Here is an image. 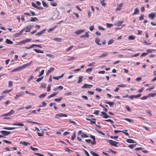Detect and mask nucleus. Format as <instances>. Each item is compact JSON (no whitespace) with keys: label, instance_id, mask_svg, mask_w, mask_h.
<instances>
[{"label":"nucleus","instance_id":"nucleus-1","mask_svg":"<svg viewBox=\"0 0 156 156\" xmlns=\"http://www.w3.org/2000/svg\"><path fill=\"white\" fill-rule=\"evenodd\" d=\"M67 117V115L65 114L62 113H60L59 114H56L55 115V117L56 118H58L60 117Z\"/></svg>","mask_w":156,"mask_h":156},{"label":"nucleus","instance_id":"nucleus-2","mask_svg":"<svg viewBox=\"0 0 156 156\" xmlns=\"http://www.w3.org/2000/svg\"><path fill=\"white\" fill-rule=\"evenodd\" d=\"M32 62V61H31L30 62L26 64L23 65L22 66H20V70H21L22 69H24L27 67L30 66Z\"/></svg>","mask_w":156,"mask_h":156},{"label":"nucleus","instance_id":"nucleus-3","mask_svg":"<svg viewBox=\"0 0 156 156\" xmlns=\"http://www.w3.org/2000/svg\"><path fill=\"white\" fill-rule=\"evenodd\" d=\"M31 5L33 7H34L35 8H36V9H38L40 10H42L43 9V7H42L38 6H37L35 4V3H34L33 2H32L31 3Z\"/></svg>","mask_w":156,"mask_h":156},{"label":"nucleus","instance_id":"nucleus-4","mask_svg":"<svg viewBox=\"0 0 156 156\" xmlns=\"http://www.w3.org/2000/svg\"><path fill=\"white\" fill-rule=\"evenodd\" d=\"M108 142L111 145L114 146H117V143L114 141L112 140H107Z\"/></svg>","mask_w":156,"mask_h":156},{"label":"nucleus","instance_id":"nucleus-5","mask_svg":"<svg viewBox=\"0 0 156 156\" xmlns=\"http://www.w3.org/2000/svg\"><path fill=\"white\" fill-rule=\"evenodd\" d=\"M31 26H28L25 27L22 30H23V31H25L26 32H30L31 29Z\"/></svg>","mask_w":156,"mask_h":156},{"label":"nucleus","instance_id":"nucleus-6","mask_svg":"<svg viewBox=\"0 0 156 156\" xmlns=\"http://www.w3.org/2000/svg\"><path fill=\"white\" fill-rule=\"evenodd\" d=\"M93 86L92 85H90L87 84L86 83H84L82 87V88H90L91 87Z\"/></svg>","mask_w":156,"mask_h":156},{"label":"nucleus","instance_id":"nucleus-7","mask_svg":"<svg viewBox=\"0 0 156 156\" xmlns=\"http://www.w3.org/2000/svg\"><path fill=\"white\" fill-rule=\"evenodd\" d=\"M86 119L87 121H90V123L91 124H95L96 123V119H89L86 118Z\"/></svg>","mask_w":156,"mask_h":156},{"label":"nucleus","instance_id":"nucleus-8","mask_svg":"<svg viewBox=\"0 0 156 156\" xmlns=\"http://www.w3.org/2000/svg\"><path fill=\"white\" fill-rule=\"evenodd\" d=\"M0 132L5 136L8 135L11 133L10 131H7L5 130L1 131Z\"/></svg>","mask_w":156,"mask_h":156},{"label":"nucleus","instance_id":"nucleus-9","mask_svg":"<svg viewBox=\"0 0 156 156\" xmlns=\"http://www.w3.org/2000/svg\"><path fill=\"white\" fill-rule=\"evenodd\" d=\"M102 115H103V118L105 119H107L108 118L110 117V116L108 115L107 113L104 112H101Z\"/></svg>","mask_w":156,"mask_h":156},{"label":"nucleus","instance_id":"nucleus-10","mask_svg":"<svg viewBox=\"0 0 156 156\" xmlns=\"http://www.w3.org/2000/svg\"><path fill=\"white\" fill-rule=\"evenodd\" d=\"M55 70V68L53 67H51L47 71L46 73L47 75H48Z\"/></svg>","mask_w":156,"mask_h":156},{"label":"nucleus","instance_id":"nucleus-11","mask_svg":"<svg viewBox=\"0 0 156 156\" xmlns=\"http://www.w3.org/2000/svg\"><path fill=\"white\" fill-rule=\"evenodd\" d=\"M23 94V92L22 91H20L15 96V98L16 99H17L19 97H20Z\"/></svg>","mask_w":156,"mask_h":156},{"label":"nucleus","instance_id":"nucleus-12","mask_svg":"<svg viewBox=\"0 0 156 156\" xmlns=\"http://www.w3.org/2000/svg\"><path fill=\"white\" fill-rule=\"evenodd\" d=\"M126 141L129 143H136V142L134 140L132 139H126Z\"/></svg>","mask_w":156,"mask_h":156},{"label":"nucleus","instance_id":"nucleus-13","mask_svg":"<svg viewBox=\"0 0 156 156\" xmlns=\"http://www.w3.org/2000/svg\"><path fill=\"white\" fill-rule=\"evenodd\" d=\"M155 16V13H151L150 14L148 15V17L149 18H151L153 19Z\"/></svg>","mask_w":156,"mask_h":156},{"label":"nucleus","instance_id":"nucleus-14","mask_svg":"<svg viewBox=\"0 0 156 156\" xmlns=\"http://www.w3.org/2000/svg\"><path fill=\"white\" fill-rule=\"evenodd\" d=\"M45 30L44 29H43L41 31H40L39 32L37 33L36 34V35L37 36H41L42 34H43L44 32L45 31Z\"/></svg>","mask_w":156,"mask_h":156},{"label":"nucleus","instance_id":"nucleus-15","mask_svg":"<svg viewBox=\"0 0 156 156\" xmlns=\"http://www.w3.org/2000/svg\"><path fill=\"white\" fill-rule=\"evenodd\" d=\"M95 42L98 45H101V43H100V39L98 37H96L95 39Z\"/></svg>","mask_w":156,"mask_h":156},{"label":"nucleus","instance_id":"nucleus-16","mask_svg":"<svg viewBox=\"0 0 156 156\" xmlns=\"http://www.w3.org/2000/svg\"><path fill=\"white\" fill-rule=\"evenodd\" d=\"M58 93V92H54L52 94H51L50 95L48 96L47 98L48 99H50L51 97H53L55 95H56Z\"/></svg>","mask_w":156,"mask_h":156},{"label":"nucleus","instance_id":"nucleus-17","mask_svg":"<svg viewBox=\"0 0 156 156\" xmlns=\"http://www.w3.org/2000/svg\"><path fill=\"white\" fill-rule=\"evenodd\" d=\"M84 31V30L83 29L79 30H77V31H76L75 32V33L76 34H81V33H82V32H83Z\"/></svg>","mask_w":156,"mask_h":156},{"label":"nucleus","instance_id":"nucleus-18","mask_svg":"<svg viewBox=\"0 0 156 156\" xmlns=\"http://www.w3.org/2000/svg\"><path fill=\"white\" fill-rule=\"evenodd\" d=\"M89 36V34L87 32L85 33V34L82 35L80 36V37L81 38H87Z\"/></svg>","mask_w":156,"mask_h":156},{"label":"nucleus","instance_id":"nucleus-19","mask_svg":"<svg viewBox=\"0 0 156 156\" xmlns=\"http://www.w3.org/2000/svg\"><path fill=\"white\" fill-rule=\"evenodd\" d=\"M20 144H22L23 145H25L26 146H27L28 145H30V143L24 141H21L20 142Z\"/></svg>","mask_w":156,"mask_h":156},{"label":"nucleus","instance_id":"nucleus-20","mask_svg":"<svg viewBox=\"0 0 156 156\" xmlns=\"http://www.w3.org/2000/svg\"><path fill=\"white\" fill-rule=\"evenodd\" d=\"M21 70L20 67H18L17 68H16L15 69H13L11 71V72H16V71H19Z\"/></svg>","mask_w":156,"mask_h":156},{"label":"nucleus","instance_id":"nucleus-21","mask_svg":"<svg viewBox=\"0 0 156 156\" xmlns=\"http://www.w3.org/2000/svg\"><path fill=\"white\" fill-rule=\"evenodd\" d=\"M34 50L37 53H44L43 51L40 50H38L37 49H34Z\"/></svg>","mask_w":156,"mask_h":156},{"label":"nucleus","instance_id":"nucleus-22","mask_svg":"<svg viewBox=\"0 0 156 156\" xmlns=\"http://www.w3.org/2000/svg\"><path fill=\"white\" fill-rule=\"evenodd\" d=\"M3 129H5L12 130H13V129H15L16 128L15 127H4Z\"/></svg>","mask_w":156,"mask_h":156},{"label":"nucleus","instance_id":"nucleus-23","mask_svg":"<svg viewBox=\"0 0 156 156\" xmlns=\"http://www.w3.org/2000/svg\"><path fill=\"white\" fill-rule=\"evenodd\" d=\"M139 13V10L137 8H136L134 10V12L133 13V15L138 14Z\"/></svg>","mask_w":156,"mask_h":156},{"label":"nucleus","instance_id":"nucleus-24","mask_svg":"<svg viewBox=\"0 0 156 156\" xmlns=\"http://www.w3.org/2000/svg\"><path fill=\"white\" fill-rule=\"evenodd\" d=\"M6 43L8 44H12L13 43V42L8 39H6L5 41Z\"/></svg>","mask_w":156,"mask_h":156},{"label":"nucleus","instance_id":"nucleus-25","mask_svg":"<svg viewBox=\"0 0 156 156\" xmlns=\"http://www.w3.org/2000/svg\"><path fill=\"white\" fill-rule=\"evenodd\" d=\"M38 19L36 17H31V19L30 20V21L31 22H34L36 21H38Z\"/></svg>","mask_w":156,"mask_h":156},{"label":"nucleus","instance_id":"nucleus-26","mask_svg":"<svg viewBox=\"0 0 156 156\" xmlns=\"http://www.w3.org/2000/svg\"><path fill=\"white\" fill-rule=\"evenodd\" d=\"M108 54V53H106V52L104 53H103V54H102L101 55L99 56V58H101L103 57H106L107 55Z\"/></svg>","mask_w":156,"mask_h":156},{"label":"nucleus","instance_id":"nucleus-27","mask_svg":"<svg viewBox=\"0 0 156 156\" xmlns=\"http://www.w3.org/2000/svg\"><path fill=\"white\" fill-rule=\"evenodd\" d=\"M12 125L13 126H24L23 124L21 123H13Z\"/></svg>","mask_w":156,"mask_h":156},{"label":"nucleus","instance_id":"nucleus-28","mask_svg":"<svg viewBox=\"0 0 156 156\" xmlns=\"http://www.w3.org/2000/svg\"><path fill=\"white\" fill-rule=\"evenodd\" d=\"M31 39H27L24 40L22 41H21V43H25L26 42H28L30 41L31 40Z\"/></svg>","mask_w":156,"mask_h":156},{"label":"nucleus","instance_id":"nucleus-29","mask_svg":"<svg viewBox=\"0 0 156 156\" xmlns=\"http://www.w3.org/2000/svg\"><path fill=\"white\" fill-rule=\"evenodd\" d=\"M56 26H55L54 27H52L51 28L48 30V32H50L51 31H52L56 28Z\"/></svg>","mask_w":156,"mask_h":156},{"label":"nucleus","instance_id":"nucleus-30","mask_svg":"<svg viewBox=\"0 0 156 156\" xmlns=\"http://www.w3.org/2000/svg\"><path fill=\"white\" fill-rule=\"evenodd\" d=\"M155 95H156V93H150V94H148V97H153Z\"/></svg>","mask_w":156,"mask_h":156},{"label":"nucleus","instance_id":"nucleus-31","mask_svg":"<svg viewBox=\"0 0 156 156\" xmlns=\"http://www.w3.org/2000/svg\"><path fill=\"white\" fill-rule=\"evenodd\" d=\"M12 90V89H11L9 90H5L2 92V94H5L6 93H9L11 92Z\"/></svg>","mask_w":156,"mask_h":156},{"label":"nucleus","instance_id":"nucleus-32","mask_svg":"<svg viewBox=\"0 0 156 156\" xmlns=\"http://www.w3.org/2000/svg\"><path fill=\"white\" fill-rule=\"evenodd\" d=\"M62 99V98L60 97L59 98H56L54 99V101H55L59 102Z\"/></svg>","mask_w":156,"mask_h":156},{"label":"nucleus","instance_id":"nucleus-33","mask_svg":"<svg viewBox=\"0 0 156 156\" xmlns=\"http://www.w3.org/2000/svg\"><path fill=\"white\" fill-rule=\"evenodd\" d=\"M90 153L91 155L94 156H99L98 154H97L92 151H91L90 152Z\"/></svg>","mask_w":156,"mask_h":156},{"label":"nucleus","instance_id":"nucleus-34","mask_svg":"<svg viewBox=\"0 0 156 156\" xmlns=\"http://www.w3.org/2000/svg\"><path fill=\"white\" fill-rule=\"evenodd\" d=\"M124 119L131 123H133L134 122V121L132 119H130L128 118H125Z\"/></svg>","mask_w":156,"mask_h":156},{"label":"nucleus","instance_id":"nucleus-35","mask_svg":"<svg viewBox=\"0 0 156 156\" xmlns=\"http://www.w3.org/2000/svg\"><path fill=\"white\" fill-rule=\"evenodd\" d=\"M47 95L46 93H43L41 94L39 96V98H44Z\"/></svg>","mask_w":156,"mask_h":156},{"label":"nucleus","instance_id":"nucleus-36","mask_svg":"<svg viewBox=\"0 0 156 156\" xmlns=\"http://www.w3.org/2000/svg\"><path fill=\"white\" fill-rule=\"evenodd\" d=\"M105 0H102L100 1V3L101 4L102 6H105L106 5V3L104 2Z\"/></svg>","mask_w":156,"mask_h":156},{"label":"nucleus","instance_id":"nucleus-37","mask_svg":"<svg viewBox=\"0 0 156 156\" xmlns=\"http://www.w3.org/2000/svg\"><path fill=\"white\" fill-rule=\"evenodd\" d=\"M123 3H120L118 6V10H120L121 7H122Z\"/></svg>","mask_w":156,"mask_h":156},{"label":"nucleus","instance_id":"nucleus-38","mask_svg":"<svg viewBox=\"0 0 156 156\" xmlns=\"http://www.w3.org/2000/svg\"><path fill=\"white\" fill-rule=\"evenodd\" d=\"M76 58V57H73L72 56L70 57L69 58L67 59V60L68 61H72L74 60Z\"/></svg>","mask_w":156,"mask_h":156},{"label":"nucleus","instance_id":"nucleus-39","mask_svg":"<svg viewBox=\"0 0 156 156\" xmlns=\"http://www.w3.org/2000/svg\"><path fill=\"white\" fill-rule=\"evenodd\" d=\"M83 76H80L79 77L78 80L77 82L78 83H79L81 82L82 80Z\"/></svg>","mask_w":156,"mask_h":156},{"label":"nucleus","instance_id":"nucleus-40","mask_svg":"<svg viewBox=\"0 0 156 156\" xmlns=\"http://www.w3.org/2000/svg\"><path fill=\"white\" fill-rule=\"evenodd\" d=\"M46 55L48 57H49L52 58H54L55 57L54 55L50 54H46Z\"/></svg>","mask_w":156,"mask_h":156},{"label":"nucleus","instance_id":"nucleus-41","mask_svg":"<svg viewBox=\"0 0 156 156\" xmlns=\"http://www.w3.org/2000/svg\"><path fill=\"white\" fill-rule=\"evenodd\" d=\"M81 136L83 138H86V137H88V136L87 134H86L84 133H82L81 134Z\"/></svg>","mask_w":156,"mask_h":156},{"label":"nucleus","instance_id":"nucleus-42","mask_svg":"<svg viewBox=\"0 0 156 156\" xmlns=\"http://www.w3.org/2000/svg\"><path fill=\"white\" fill-rule=\"evenodd\" d=\"M135 38V37L134 36L132 35L129 36V37H128V39L129 40H133Z\"/></svg>","mask_w":156,"mask_h":156},{"label":"nucleus","instance_id":"nucleus-43","mask_svg":"<svg viewBox=\"0 0 156 156\" xmlns=\"http://www.w3.org/2000/svg\"><path fill=\"white\" fill-rule=\"evenodd\" d=\"M42 4L43 6L44 7H48V4L47 3H46L45 2H44V1H42Z\"/></svg>","mask_w":156,"mask_h":156},{"label":"nucleus","instance_id":"nucleus-44","mask_svg":"<svg viewBox=\"0 0 156 156\" xmlns=\"http://www.w3.org/2000/svg\"><path fill=\"white\" fill-rule=\"evenodd\" d=\"M13 82V81H9V85L8 86L9 87H12V86Z\"/></svg>","mask_w":156,"mask_h":156},{"label":"nucleus","instance_id":"nucleus-45","mask_svg":"<svg viewBox=\"0 0 156 156\" xmlns=\"http://www.w3.org/2000/svg\"><path fill=\"white\" fill-rule=\"evenodd\" d=\"M42 105H40L39 106V107H45L46 105V103L44 102V101H42Z\"/></svg>","mask_w":156,"mask_h":156},{"label":"nucleus","instance_id":"nucleus-46","mask_svg":"<svg viewBox=\"0 0 156 156\" xmlns=\"http://www.w3.org/2000/svg\"><path fill=\"white\" fill-rule=\"evenodd\" d=\"M53 40L56 41L60 42L62 40V39L58 38H55L53 39Z\"/></svg>","mask_w":156,"mask_h":156},{"label":"nucleus","instance_id":"nucleus-47","mask_svg":"<svg viewBox=\"0 0 156 156\" xmlns=\"http://www.w3.org/2000/svg\"><path fill=\"white\" fill-rule=\"evenodd\" d=\"M23 30H22L21 31H20V32L19 33H17L16 34V35L18 36L19 35H20L22 34V33H23Z\"/></svg>","mask_w":156,"mask_h":156},{"label":"nucleus","instance_id":"nucleus-48","mask_svg":"<svg viewBox=\"0 0 156 156\" xmlns=\"http://www.w3.org/2000/svg\"><path fill=\"white\" fill-rule=\"evenodd\" d=\"M93 68H88L86 70V72H91L93 69Z\"/></svg>","mask_w":156,"mask_h":156},{"label":"nucleus","instance_id":"nucleus-49","mask_svg":"<svg viewBox=\"0 0 156 156\" xmlns=\"http://www.w3.org/2000/svg\"><path fill=\"white\" fill-rule=\"evenodd\" d=\"M73 47V46L72 45L69 47L68 48L66 49V52H68Z\"/></svg>","mask_w":156,"mask_h":156},{"label":"nucleus","instance_id":"nucleus-50","mask_svg":"<svg viewBox=\"0 0 156 156\" xmlns=\"http://www.w3.org/2000/svg\"><path fill=\"white\" fill-rule=\"evenodd\" d=\"M46 84L44 83H41L40 87L41 88H45L46 87Z\"/></svg>","mask_w":156,"mask_h":156},{"label":"nucleus","instance_id":"nucleus-51","mask_svg":"<svg viewBox=\"0 0 156 156\" xmlns=\"http://www.w3.org/2000/svg\"><path fill=\"white\" fill-rule=\"evenodd\" d=\"M136 146V144H130L128 146V147L132 149Z\"/></svg>","mask_w":156,"mask_h":156},{"label":"nucleus","instance_id":"nucleus-52","mask_svg":"<svg viewBox=\"0 0 156 156\" xmlns=\"http://www.w3.org/2000/svg\"><path fill=\"white\" fill-rule=\"evenodd\" d=\"M65 151H66L68 152H69L70 151H73L71 150L68 147H66L65 148Z\"/></svg>","mask_w":156,"mask_h":156},{"label":"nucleus","instance_id":"nucleus-53","mask_svg":"<svg viewBox=\"0 0 156 156\" xmlns=\"http://www.w3.org/2000/svg\"><path fill=\"white\" fill-rule=\"evenodd\" d=\"M106 104H108L110 106H111L112 105H114V102L113 101H109L106 103Z\"/></svg>","mask_w":156,"mask_h":156},{"label":"nucleus","instance_id":"nucleus-54","mask_svg":"<svg viewBox=\"0 0 156 156\" xmlns=\"http://www.w3.org/2000/svg\"><path fill=\"white\" fill-rule=\"evenodd\" d=\"M76 137V135L75 133H74L73 135L71 136V139L73 140Z\"/></svg>","mask_w":156,"mask_h":156},{"label":"nucleus","instance_id":"nucleus-55","mask_svg":"<svg viewBox=\"0 0 156 156\" xmlns=\"http://www.w3.org/2000/svg\"><path fill=\"white\" fill-rule=\"evenodd\" d=\"M44 69H43L41 71L40 74L38 75V77H40L44 74Z\"/></svg>","mask_w":156,"mask_h":156},{"label":"nucleus","instance_id":"nucleus-56","mask_svg":"<svg viewBox=\"0 0 156 156\" xmlns=\"http://www.w3.org/2000/svg\"><path fill=\"white\" fill-rule=\"evenodd\" d=\"M143 42L145 44L147 45L150 44H151V43H148L147 42L146 40L144 41Z\"/></svg>","mask_w":156,"mask_h":156},{"label":"nucleus","instance_id":"nucleus-57","mask_svg":"<svg viewBox=\"0 0 156 156\" xmlns=\"http://www.w3.org/2000/svg\"><path fill=\"white\" fill-rule=\"evenodd\" d=\"M50 4L51 6L54 7L56 6L57 5V4L55 3L51 2L50 3Z\"/></svg>","mask_w":156,"mask_h":156},{"label":"nucleus","instance_id":"nucleus-58","mask_svg":"<svg viewBox=\"0 0 156 156\" xmlns=\"http://www.w3.org/2000/svg\"><path fill=\"white\" fill-rule=\"evenodd\" d=\"M104 121H106L108 122H111V123H112L113 122V121L112 120L110 119H108L104 120Z\"/></svg>","mask_w":156,"mask_h":156},{"label":"nucleus","instance_id":"nucleus-59","mask_svg":"<svg viewBox=\"0 0 156 156\" xmlns=\"http://www.w3.org/2000/svg\"><path fill=\"white\" fill-rule=\"evenodd\" d=\"M51 86V84H49L48 85V86L47 87V91L49 92L50 91Z\"/></svg>","mask_w":156,"mask_h":156},{"label":"nucleus","instance_id":"nucleus-60","mask_svg":"<svg viewBox=\"0 0 156 156\" xmlns=\"http://www.w3.org/2000/svg\"><path fill=\"white\" fill-rule=\"evenodd\" d=\"M114 42V40L112 39H110V40L108 42V45L111 44H112Z\"/></svg>","mask_w":156,"mask_h":156},{"label":"nucleus","instance_id":"nucleus-61","mask_svg":"<svg viewBox=\"0 0 156 156\" xmlns=\"http://www.w3.org/2000/svg\"><path fill=\"white\" fill-rule=\"evenodd\" d=\"M3 141L6 143H7V144H10L12 143V142H11V141H8V140H3Z\"/></svg>","mask_w":156,"mask_h":156},{"label":"nucleus","instance_id":"nucleus-62","mask_svg":"<svg viewBox=\"0 0 156 156\" xmlns=\"http://www.w3.org/2000/svg\"><path fill=\"white\" fill-rule=\"evenodd\" d=\"M43 78V76H42L40 78H39L36 80V81L37 82H40L41 80Z\"/></svg>","mask_w":156,"mask_h":156},{"label":"nucleus","instance_id":"nucleus-63","mask_svg":"<svg viewBox=\"0 0 156 156\" xmlns=\"http://www.w3.org/2000/svg\"><path fill=\"white\" fill-rule=\"evenodd\" d=\"M99 111V110H95L94 114L96 115H98Z\"/></svg>","mask_w":156,"mask_h":156},{"label":"nucleus","instance_id":"nucleus-64","mask_svg":"<svg viewBox=\"0 0 156 156\" xmlns=\"http://www.w3.org/2000/svg\"><path fill=\"white\" fill-rule=\"evenodd\" d=\"M63 88V87L62 86H59L57 87H56V89H60V90H62Z\"/></svg>","mask_w":156,"mask_h":156}]
</instances>
